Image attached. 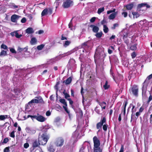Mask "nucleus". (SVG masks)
Instances as JSON below:
<instances>
[{
  "label": "nucleus",
  "instance_id": "nucleus-1",
  "mask_svg": "<svg viewBox=\"0 0 152 152\" xmlns=\"http://www.w3.org/2000/svg\"><path fill=\"white\" fill-rule=\"evenodd\" d=\"M94 142L93 149L94 152H102L103 149L100 147V142L99 139L96 136L93 138Z\"/></svg>",
  "mask_w": 152,
  "mask_h": 152
},
{
  "label": "nucleus",
  "instance_id": "nucleus-2",
  "mask_svg": "<svg viewBox=\"0 0 152 152\" xmlns=\"http://www.w3.org/2000/svg\"><path fill=\"white\" fill-rule=\"evenodd\" d=\"M50 138V135L47 133H43L41 135L38 136V141H39L41 145H46Z\"/></svg>",
  "mask_w": 152,
  "mask_h": 152
},
{
  "label": "nucleus",
  "instance_id": "nucleus-3",
  "mask_svg": "<svg viewBox=\"0 0 152 152\" xmlns=\"http://www.w3.org/2000/svg\"><path fill=\"white\" fill-rule=\"evenodd\" d=\"M35 98H37V99H32L29 102L28 104H29L33 103H40L41 104H44L45 102L41 96H36Z\"/></svg>",
  "mask_w": 152,
  "mask_h": 152
},
{
  "label": "nucleus",
  "instance_id": "nucleus-4",
  "mask_svg": "<svg viewBox=\"0 0 152 152\" xmlns=\"http://www.w3.org/2000/svg\"><path fill=\"white\" fill-rule=\"evenodd\" d=\"M73 1L72 0H64L62 7L64 8H67L73 5Z\"/></svg>",
  "mask_w": 152,
  "mask_h": 152
},
{
  "label": "nucleus",
  "instance_id": "nucleus-5",
  "mask_svg": "<svg viewBox=\"0 0 152 152\" xmlns=\"http://www.w3.org/2000/svg\"><path fill=\"white\" fill-rule=\"evenodd\" d=\"M106 119L105 117H103L101 120L100 122L98 123L96 125V128L99 129L98 132H99L102 129V126L103 124L106 123Z\"/></svg>",
  "mask_w": 152,
  "mask_h": 152
},
{
  "label": "nucleus",
  "instance_id": "nucleus-6",
  "mask_svg": "<svg viewBox=\"0 0 152 152\" xmlns=\"http://www.w3.org/2000/svg\"><path fill=\"white\" fill-rule=\"evenodd\" d=\"M64 139L61 137H58L55 142V144L57 147H61L64 144Z\"/></svg>",
  "mask_w": 152,
  "mask_h": 152
},
{
  "label": "nucleus",
  "instance_id": "nucleus-7",
  "mask_svg": "<svg viewBox=\"0 0 152 152\" xmlns=\"http://www.w3.org/2000/svg\"><path fill=\"white\" fill-rule=\"evenodd\" d=\"M60 102L63 104L64 105L63 106V107L65 111L68 114H69V111L68 110L67 107V104L65 100L64 99H61L59 100Z\"/></svg>",
  "mask_w": 152,
  "mask_h": 152
},
{
  "label": "nucleus",
  "instance_id": "nucleus-8",
  "mask_svg": "<svg viewBox=\"0 0 152 152\" xmlns=\"http://www.w3.org/2000/svg\"><path fill=\"white\" fill-rule=\"evenodd\" d=\"M132 94L135 96H138V88L137 85H133L131 88Z\"/></svg>",
  "mask_w": 152,
  "mask_h": 152
},
{
  "label": "nucleus",
  "instance_id": "nucleus-9",
  "mask_svg": "<svg viewBox=\"0 0 152 152\" xmlns=\"http://www.w3.org/2000/svg\"><path fill=\"white\" fill-rule=\"evenodd\" d=\"M36 120L40 122H43L46 120V118L43 116L39 115L38 113L37 114Z\"/></svg>",
  "mask_w": 152,
  "mask_h": 152
},
{
  "label": "nucleus",
  "instance_id": "nucleus-10",
  "mask_svg": "<svg viewBox=\"0 0 152 152\" xmlns=\"http://www.w3.org/2000/svg\"><path fill=\"white\" fill-rule=\"evenodd\" d=\"M20 17L19 15H17L16 14H14L11 16V20L12 22L16 23L17 22V20Z\"/></svg>",
  "mask_w": 152,
  "mask_h": 152
},
{
  "label": "nucleus",
  "instance_id": "nucleus-11",
  "mask_svg": "<svg viewBox=\"0 0 152 152\" xmlns=\"http://www.w3.org/2000/svg\"><path fill=\"white\" fill-rule=\"evenodd\" d=\"M41 145V143L39 142V141L38 140V141L36 140L34 141L32 144V147L33 150L35 149L37 147H38L39 146Z\"/></svg>",
  "mask_w": 152,
  "mask_h": 152
},
{
  "label": "nucleus",
  "instance_id": "nucleus-12",
  "mask_svg": "<svg viewBox=\"0 0 152 152\" xmlns=\"http://www.w3.org/2000/svg\"><path fill=\"white\" fill-rule=\"evenodd\" d=\"M127 104V101H126L124 103L122 107V111L121 113V114L123 113V114L124 116L126 114V107Z\"/></svg>",
  "mask_w": 152,
  "mask_h": 152
},
{
  "label": "nucleus",
  "instance_id": "nucleus-13",
  "mask_svg": "<svg viewBox=\"0 0 152 152\" xmlns=\"http://www.w3.org/2000/svg\"><path fill=\"white\" fill-rule=\"evenodd\" d=\"M146 6V8H148L150 7V6L146 3H142L140 4H139L137 5V8H140L142 7Z\"/></svg>",
  "mask_w": 152,
  "mask_h": 152
},
{
  "label": "nucleus",
  "instance_id": "nucleus-14",
  "mask_svg": "<svg viewBox=\"0 0 152 152\" xmlns=\"http://www.w3.org/2000/svg\"><path fill=\"white\" fill-rule=\"evenodd\" d=\"M47 149L49 152H54L55 151V148L54 146L52 144H50L47 148Z\"/></svg>",
  "mask_w": 152,
  "mask_h": 152
},
{
  "label": "nucleus",
  "instance_id": "nucleus-15",
  "mask_svg": "<svg viewBox=\"0 0 152 152\" xmlns=\"http://www.w3.org/2000/svg\"><path fill=\"white\" fill-rule=\"evenodd\" d=\"M90 27L92 28V31L94 33H97L99 30V28L98 26L93 25H91Z\"/></svg>",
  "mask_w": 152,
  "mask_h": 152
},
{
  "label": "nucleus",
  "instance_id": "nucleus-16",
  "mask_svg": "<svg viewBox=\"0 0 152 152\" xmlns=\"http://www.w3.org/2000/svg\"><path fill=\"white\" fill-rule=\"evenodd\" d=\"M15 147V145H13L10 146L6 147L4 150V152H9L10 151V148H14Z\"/></svg>",
  "mask_w": 152,
  "mask_h": 152
},
{
  "label": "nucleus",
  "instance_id": "nucleus-17",
  "mask_svg": "<svg viewBox=\"0 0 152 152\" xmlns=\"http://www.w3.org/2000/svg\"><path fill=\"white\" fill-rule=\"evenodd\" d=\"M152 78V74L150 75H149L147 78L146 80L144 81V82L143 83V86H142V88L143 89H142V94H143V93L144 92V91L143 89V88L144 87V85L147 82V81L148 80H150Z\"/></svg>",
  "mask_w": 152,
  "mask_h": 152
},
{
  "label": "nucleus",
  "instance_id": "nucleus-18",
  "mask_svg": "<svg viewBox=\"0 0 152 152\" xmlns=\"http://www.w3.org/2000/svg\"><path fill=\"white\" fill-rule=\"evenodd\" d=\"M50 128V127L48 125H45L41 129V131L43 133H47L46 132H47L48 130Z\"/></svg>",
  "mask_w": 152,
  "mask_h": 152
},
{
  "label": "nucleus",
  "instance_id": "nucleus-19",
  "mask_svg": "<svg viewBox=\"0 0 152 152\" xmlns=\"http://www.w3.org/2000/svg\"><path fill=\"white\" fill-rule=\"evenodd\" d=\"M88 42H86L82 45V47L84 49H87L90 47L88 44Z\"/></svg>",
  "mask_w": 152,
  "mask_h": 152
},
{
  "label": "nucleus",
  "instance_id": "nucleus-20",
  "mask_svg": "<svg viewBox=\"0 0 152 152\" xmlns=\"http://www.w3.org/2000/svg\"><path fill=\"white\" fill-rule=\"evenodd\" d=\"M48 14V8H45L42 12L41 13V16H45Z\"/></svg>",
  "mask_w": 152,
  "mask_h": 152
},
{
  "label": "nucleus",
  "instance_id": "nucleus-21",
  "mask_svg": "<svg viewBox=\"0 0 152 152\" xmlns=\"http://www.w3.org/2000/svg\"><path fill=\"white\" fill-rule=\"evenodd\" d=\"M134 6L133 3H131L129 4L126 5V7L127 10H130L132 9Z\"/></svg>",
  "mask_w": 152,
  "mask_h": 152
},
{
  "label": "nucleus",
  "instance_id": "nucleus-22",
  "mask_svg": "<svg viewBox=\"0 0 152 152\" xmlns=\"http://www.w3.org/2000/svg\"><path fill=\"white\" fill-rule=\"evenodd\" d=\"M99 104L101 106L102 108L103 109H105L106 103L104 102H99Z\"/></svg>",
  "mask_w": 152,
  "mask_h": 152
},
{
  "label": "nucleus",
  "instance_id": "nucleus-23",
  "mask_svg": "<svg viewBox=\"0 0 152 152\" xmlns=\"http://www.w3.org/2000/svg\"><path fill=\"white\" fill-rule=\"evenodd\" d=\"M34 32L32 28H28L26 30V33L28 34H32Z\"/></svg>",
  "mask_w": 152,
  "mask_h": 152
},
{
  "label": "nucleus",
  "instance_id": "nucleus-24",
  "mask_svg": "<svg viewBox=\"0 0 152 152\" xmlns=\"http://www.w3.org/2000/svg\"><path fill=\"white\" fill-rule=\"evenodd\" d=\"M72 81V78L71 77H69L66 79V80H64V83L65 82V83L66 85H68Z\"/></svg>",
  "mask_w": 152,
  "mask_h": 152
},
{
  "label": "nucleus",
  "instance_id": "nucleus-25",
  "mask_svg": "<svg viewBox=\"0 0 152 152\" xmlns=\"http://www.w3.org/2000/svg\"><path fill=\"white\" fill-rule=\"evenodd\" d=\"M116 15V13L115 12L111 14L109 16V19L110 20H113L115 18Z\"/></svg>",
  "mask_w": 152,
  "mask_h": 152
},
{
  "label": "nucleus",
  "instance_id": "nucleus-26",
  "mask_svg": "<svg viewBox=\"0 0 152 152\" xmlns=\"http://www.w3.org/2000/svg\"><path fill=\"white\" fill-rule=\"evenodd\" d=\"M137 44H135L133 45H131L130 46L129 49L132 50H135L137 49Z\"/></svg>",
  "mask_w": 152,
  "mask_h": 152
},
{
  "label": "nucleus",
  "instance_id": "nucleus-27",
  "mask_svg": "<svg viewBox=\"0 0 152 152\" xmlns=\"http://www.w3.org/2000/svg\"><path fill=\"white\" fill-rule=\"evenodd\" d=\"M63 94L64 96V98L66 99L67 100L70 97V95L68 94L67 93L65 92V90H64V91L63 92Z\"/></svg>",
  "mask_w": 152,
  "mask_h": 152
},
{
  "label": "nucleus",
  "instance_id": "nucleus-28",
  "mask_svg": "<svg viewBox=\"0 0 152 152\" xmlns=\"http://www.w3.org/2000/svg\"><path fill=\"white\" fill-rule=\"evenodd\" d=\"M137 119V117L135 116L134 112H132V113L131 115V122L133 120H136Z\"/></svg>",
  "mask_w": 152,
  "mask_h": 152
},
{
  "label": "nucleus",
  "instance_id": "nucleus-29",
  "mask_svg": "<svg viewBox=\"0 0 152 152\" xmlns=\"http://www.w3.org/2000/svg\"><path fill=\"white\" fill-rule=\"evenodd\" d=\"M37 42L36 39L35 37H33L31 38L30 41V43L31 45L35 44Z\"/></svg>",
  "mask_w": 152,
  "mask_h": 152
},
{
  "label": "nucleus",
  "instance_id": "nucleus-30",
  "mask_svg": "<svg viewBox=\"0 0 152 152\" xmlns=\"http://www.w3.org/2000/svg\"><path fill=\"white\" fill-rule=\"evenodd\" d=\"M103 26V30L104 32L105 33H107L109 31V29L107 27V26L105 25H104Z\"/></svg>",
  "mask_w": 152,
  "mask_h": 152
},
{
  "label": "nucleus",
  "instance_id": "nucleus-31",
  "mask_svg": "<svg viewBox=\"0 0 152 152\" xmlns=\"http://www.w3.org/2000/svg\"><path fill=\"white\" fill-rule=\"evenodd\" d=\"M108 81L106 80L104 85L103 86V87L105 90L108 89L110 87V85H108Z\"/></svg>",
  "mask_w": 152,
  "mask_h": 152
},
{
  "label": "nucleus",
  "instance_id": "nucleus-32",
  "mask_svg": "<svg viewBox=\"0 0 152 152\" xmlns=\"http://www.w3.org/2000/svg\"><path fill=\"white\" fill-rule=\"evenodd\" d=\"M96 33L95 34V36L98 38H101L103 34V33L102 31H101L99 33Z\"/></svg>",
  "mask_w": 152,
  "mask_h": 152
},
{
  "label": "nucleus",
  "instance_id": "nucleus-33",
  "mask_svg": "<svg viewBox=\"0 0 152 152\" xmlns=\"http://www.w3.org/2000/svg\"><path fill=\"white\" fill-rule=\"evenodd\" d=\"M132 14L133 15L134 17L135 16L136 18H137L140 16L139 14L137 12H132Z\"/></svg>",
  "mask_w": 152,
  "mask_h": 152
},
{
  "label": "nucleus",
  "instance_id": "nucleus-34",
  "mask_svg": "<svg viewBox=\"0 0 152 152\" xmlns=\"http://www.w3.org/2000/svg\"><path fill=\"white\" fill-rule=\"evenodd\" d=\"M7 51L4 50H2L0 53V56H5L7 55Z\"/></svg>",
  "mask_w": 152,
  "mask_h": 152
},
{
  "label": "nucleus",
  "instance_id": "nucleus-35",
  "mask_svg": "<svg viewBox=\"0 0 152 152\" xmlns=\"http://www.w3.org/2000/svg\"><path fill=\"white\" fill-rule=\"evenodd\" d=\"M44 46V45L43 44H41L39 45H38L37 47V49L39 50H42Z\"/></svg>",
  "mask_w": 152,
  "mask_h": 152
},
{
  "label": "nucleus",
  "instance_id": "nucleus-36",
  "mask_svg": "<svg viewBox=\"0 0 152 152\" xmlns=\"http://www.w3.org/2000/svg\"><path fill=\"white\" fill-rule=\"evenodd\" d=\"M104 7H102V8H99L98 9L97 13L98 14H99L101 13V12L104 11Z\"/></svg>",
  "mask_w": 152,
  "mask_h": 152
},
{
  "label": "nucleus",
  "instance_id": "nucleus-37",
  "mask_svg": "<svg viewBox=\"0 0 152 152\" xmlns=\"http://www.w3.org/2000/svg\"><path fill=\"white\" fill-rule=\"evenodd\" d=\"M71 43V42L69 41H66L65 42L64 45V46L65 47H66L69 45Z\"/></svg>",
  "mask_w": 152,
  "mask_h": 152
},
{
  "label": "nucleus",
  "instance_id": "nucleus-38",
  "mask_svg": "<svg viewBox=\"0 0 152 152\" xmlns=\"http://www.w3.org/2000/svg\"><path fill=\"white\" fill-rule=\"evenodd\" d=\"M150 95L148 98V99L147 102V103L148 104H149L150 102L152 100V95L151 94V93H150Z\"/></svg>",
  "mask_w": 152,
  "mask_h": 152
},
{
  "label": "nucleus",
  "instance_id": "nucleus-39",
  "mask_svg": "<svg viewBox=\"0 0 152 152\" xmlns=\"http://www.w3.org/2000/svg\"><path fill=\"white\" fill-rule=\"evenodd\" d=\"M22 36V35L21 34H19L17 32V31H15V37L18 38H20Z\"/></svg>",
  "mask_w": 152,
  "mask_h": 152
},
{
  "label": "nucleus",
  "instance_id": "nucleus-40",
  "mask_svg": "<svg viewBox=\"0 0 152 152\" xmlns=\"http://www.w3.org/2000/svg\"><path fill=\"white\" fill-rule=\"evenodd\" d=\"M67 100L69 101L70 104L72 106V107L74 103L73 101L70 98H69L68 99H67Z\"/></svg>",
  "mask_w": 152,
  "mask_h": 152
},
{
  "label": "nucleus",
  "instance_id": "nucleus-41",
  "mask_svg": "<svg viewBox=\"0 0 152 152\" xmlns=\"http://www.w3.org/2000/svg\"><path fill=\"white\" fill-rule=\"evenodd\" d=\"M119 26V24L118 23H115L113 24V26L111 27V28L112 29H115L116 27H118Z\"/></svg>",
  "mask_w": 152,
  "mask_h": 152
},
{
  "label": "nucleus",
  "instance_id": "nucleus-42",
  "mask_svg": "<svg viewBox=\"0 0 152 152\" xmlns=\"http://www.w3.org/2000/svg\"><path fill=\"white\" fill-rule=\"evenodd\" d=\"M131 56L132 58H134L136 56V54L135 52H133L131 54Z\"/></svg>",
  "mask_w": 152,
  "mask_h": 152
},
{
  "label": "nucleus",
  "instance_id": "nucleus-43",
  "mask_svg": "<svg viewBox=\"0 0 152 152\" xmlns=\"http://www.w3.org/2000/svg\"><path fill=\"white\" fill-rule=\"evenodd\" d=\"M1 48H3L5 50H7L8 48L7 46L6 45H4L3 44L1 45Z\"/></svg>",
  "mask_w": 152,
  "mask_h": 152
},
{
  "label": "nucleus",
  "instance_id": "nucleus-44",
  "mask_svg": "<svg viewBox=\"0 0 152 152\" xmlns=\"http://www.w3.org/2000/svg\"><path fill=\"white\" fill-rule=\"evenodd\" d=\"M107 124H103V129L104 131H106L107 130Z\"/></svg>",
  "mask_w": 152,
  "mask_h": 152
},
{
  "label": "nucleus",
  "instance_id": "nucleus-45",
  "mask_svg": "<svg viewBox=\"0 0 152 152\" xmlns=\"http://www.w3.org/2000/svg\"><path fill=\"white\" fill-rule=\"evenodd\" d=\"M15 131H13L10 133V136L12 138H14L15 137Z\"/></svg>",
  "mask_w": 152,
  "mask_h": 152
},
{
  "label": "nucleus",
  "instance_id": "nucleus-46",
  "mask_svg": "<svg viewBox=\"0 0 152 152\" xmlns=\"http://www.w3.org/2000/svg\"><path fill=\"white\" fill-rule=\"evenodd\" d=\"M124 42L128 46L129 45V41L128 38L124 39Z\"/></svg>",
  "mask_w": 152,
  "mask_h": 152
},
{
  "label": "nucleus",
  "instance_id": "nucleus-47",
  "mask_svg": "<svg viewBox=\"0 0 152 152\" xmlns=\"http://www.w3.org/2000/svg\"><path fill=\"white\" fill-rule=\"evenodd\" d=\"M9 141V139L8 138L6 137L3 140V142H2V143H7L8 141Z\"/></svg>",
  "mask_w": 152,
  "mask_h": 152
},
{
  "label": "nucleus",
  "instance_id": "nucleus-48",
  "mask_svg": "<svg viewBox=\"0 0 152 152\" xmlns=\"http://www.w3.org/2000/svg\"><path fill=\"white\" fill-rule=\"evenodd\" d=\"M110 73L111 75H112V77L113 78V80L115 81V76H115L114 74L111 70H110Z\"/></svg>",
  "mask_w": 152,
  "mask_h": 152
},
{
  "label": "nucleus",
  "instance_id": "nucleus-49",
  "mask_svg": "<svg viewBox=\"0 0 152 152\" xmlns=\"http://www.w3.org/2000/svg\"><path fill=\"white\" fill-rule=\"evenodd\" d=\"M48 9V13L50 15H51L52 13L53 9L52 8H50Z\"/></svg>",
  "mask_w": 152,
  "mask_h": 152
},
{
  "label": "nucleus",
  "instance_id": "nucleus-50",
  "mask_svg": "<svg viewBox=\"0 0 152 152\" xmlns=\"http://www.w3.org/2000/svg\"><path fill=\"white\" fill-rule=\"evenodd\" d=\"M10 51L13 53H16V52L15 50L13 48H11L10 49Z\"/></svg>",
  "mask_w": 152,
  "mask_h": 152
},
{
  "label": "nucleus",
  "instance_id": "nucleus-51",
  "mask_svg": "<svg viewBox=\"0 0 152 152\" xmlns=\"http://www.w3.org/2000/svg\"><path fill=\"white\" fill-rule=\"evenodd\" d=\"M128 33H126L125 34H124L123 35V39H125L127 38V37H128Z\"/></svg>",
  "mask_w": 152,
  "mask_h": 152
},
{
  "label": "nucleus",
  "instance_id": "nucleus-52",
  "mask_svg": "<svg viewBox=\"0 0 152 152\" xmlns=\"http://www.w3.org/2000/svg\"><path fill=\"white\" fill-rule=\"evenodd\" d=\"M26 21V19L25 18H23L21 20V22L22 23H25Z\"/></svg>",
  "mask_w": 152,
  "mask_h": 152
},
{
  "label": "nucleus",
  "instance_id": "nucleus-53",
  "mask_svg": "<svg viewBox=\"0 0 152 152\" xmlns=\"http://www.w3.org/2000/svg\"><path fill=\"white\" fill-rule=\"evenodd\" d=\"M24 147L25 148H28L29 146V144L28 143H26L24 144Z\"/></svg>",
  "mask_w": 152,
  "mask_h": 152
},
{
  "label": "nucleus",
  "instance_id": "nucleus-54",
  "mask_svg": "<svg viewBox=\"0 0 152 152\" xmlns=\"http://www.w3.org/2000/svg\"><path fill=\"white\" fill-rule=\"evenodd\" d=\"M14 91L16 95H18L19 92V90L18 88H14Z\"/></svg>",
  "mask_w": 152,
  "mask_h": 152
},
{
  "label": "nucleus",
  "instance_id": "nucleus-55",
  "mask_svg": "<svg viewBox=\"0 0 152 152\" xmlns=\"http://www.w3.org/2000/svg\"><path fill=\"white\" fill-rule=\"evenodd\" d=\"M115 9H113V10H110L107 11V14H109L112 12H115Z\"/></svg>",
  "mask_w": 152,
  "mask_h": 152
},
{
  "label": "nucleus",
  "instance_id": "nucleus-56",
  "mask_svg": "<svg viewBox=\"0 0 152 152\" xmlns=\"http://www.w3.org/2000/svg\"><path fill=\"white\" fill-rule=\"evenodd\" d=\"M98 56V54L96 53H95L94 55V61L95 62L96 61L97 59V57Z\"/></svg>",
  "mask_w": 152,
  "mask_h": 152
},
{
  "label": "nucleus",
  "instance_id": "nucleus-57",
  "mask_svg": "<svg viewBox=\"0 0 152 152\" xmlns=\"http://www.w3.org/2000/svg\"><path fill=\"white\" fill-rule=\"evenodd\" d=\"M6 118L4 115H0V119L1 120H3L5 119Z\"/></svg>",
  "mask_w": 152,
  "mask_h": 152
},
{
  "label": "nucleus",
  "instance_id": "nucleus-58",
  "mask_svg": "<svg viewBox=\"0 0 152 152\" xmlns=\"http://www.w3.org/2000/svg\"><path fill=\"white\" fill-rule=\"evenodd\" d=\"M96 19V18L95 17H92L90 19V21L91 23L94 22L95 21Z\"/></svg>",
  "mask_w": 152,
  "mask_h": 152
},
{
  "label": "nucleus",
  "instance_id": "nucleus-59",
  "mask_svg": "<svg viewBox=\"0 0 152 152\" xmlns=\"http://www.w3.org/2000/svg\"><path fill=\"white\" fill-rule=\"evenodd\" d=\"M72 19L70 22V23H69L68 25L69 27V28H72Z\"/></svg>",
  "mask_w": 152,
  "mask_h": 152
},
{
  "label": "nucleus",
  "instance_id": "nucleus-60",
  "mask_svg": "<svg viewBox=\"0 0 152 152\" xmlns=\"http://www.w3.org/2000/svg\"><path fill=\"white\" fill-rule=\"evenodd\" d=\"M124 150V146L123 145H121L120 151L119 152H123Z\"/></svg>",
  "mask_w": 152,
  "mask_h": 152
},
{
  "label": "nucleus",
  "instance_id": "nucleus-61",
  "mask_svg": "<svg viewBox=\"0 0 152 152\" xmlns=\"http://www.w3.org/2000/svg\"><path fill=\"white\" fill-rule=\"evenodd\" d=\"M122 15H123L124 17L125 18L127 16L128 14H127V13L126 12H123L122 13Z\"/></svg>",
  "mask_w": 152,
  "mask_h": 152
},
{
  "label": "nucleus",
  "instance_id": "nucleus-62",
  "mask_svg": "<svg viewBox=\"0 0 152 152\" xmlns=\"http://www.w3.org/2000/svg\"><path fill=\"white\" fill-rule=\"evenodd\" d=\"M27 16L30 20H31L33 18V17L31 14H29Z\"/></svg>",
  "mask_w": 152,
  "mask_h": 152
},
{
  "label": "nucleus",
  "instance_id": "nucleus-63",
  "mask_svg": "<svg viewBox=\"0 0 152 152\" xmlns=\"http://www.w3.org/2000/svg\"><path fill=\"white\" fill-rule=\"evenodd\" d=\"M67 39V38L65 37L64 36V34H62L61 35V40H66Z\"/></svg>",
  "mask_w": 152,
  "mask_h": 152
},
{
  "label": "nucleus",
  "instance_id": "nucleus-64",
  "mask_svg": "<svg viewBox=\"0 0 152 152\" xmlns=\"http://www.w3.org/2000/svg\"><path fill=\"white\" fill-rule=\"evenodd\" d=\"M51 115V112L49 110L47 111L46 113V115L47 116H49Z\"/></svg>",
  "mask_w": 152,
  "mask_h": 152
}]
</instances>
